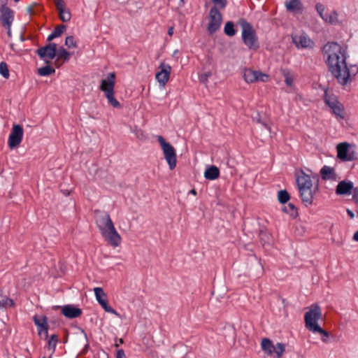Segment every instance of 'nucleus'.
Instances as JSON below:
<instances>
[{
    "instance_id": "1",
    "label": "nucleus",
    "mask_w": 358,
    "mask_h": 358,
    "mask_svg": "<svg viewBox=\"0 0 358 358\" xmlns=\"http://www.w3.org/2000/svg\"><path fill=\"white\" fill-rule=\"evenodd\" d=\"M324 52L329 70L338 82L343 85L352 82L358 72V67H348L345 48L337 43L331 42L324 45Z\"/></svg>"
},
{
    "instance_id": "2",
    "label": "nucleus",
    "mask_w": 358,
    "mask_h": 358,
    "mask_svg": "<svg viewBox=\"0 0 358 358\" xmlns=\"http://www.w3.org/2000/svg\"><path fill=\"white\" fill-rule=\"evenodd\" d=\"M323 320L322 309L318 304L313 303L307 308V311L304 315L306 328L313 334L318 333L321 334L322 341L327 343L329 342V334L318 324L319 321Z\"/></svg>"
},
{
    "instance_id": "3",
    "label": "nucleus",
    "mask_w": 358,
    "mask_h": 358,
    "mask_svg": "<svg viewBox=\"0 0 358 358\" xmlns=\"http://www.w3.org/2000/svg\"><path fill=\"white\" fill-rule=\"evenodd\" d=\"M296 183L302 201L306 206L312 204L313 194L310 176L301 171L296 177Z\"/></svg>"
},
{
    "instance_id": "4",
    "label": "nucleus",
    "mask_w": 358,
    "mask_h": 358,
    "mask_svg": "<svg viewBox=\"0 0 358 358\" xmlns=\"http://www.w3.org/2000/svg\"><path fill=\"white\" fill-rule=\"evenodd\" d=\"M242 39L244 44L250 50H257L259 48L258 38L252 27L247 22L242 24Z\"/></svg>"
},
{
    "instance_id": "5",
    "label": "nucleus",
    "mask_w": 358,
    "mask_h": 358,
    "mask_svg": "<svg viewBox=\"0 0 358 358\" xmlns=\"http://www.w3.org/2000/svg\"><path fill=\"white\" fill-rule=\"evenodd\" d=\"M337 158L341 162H352L357 159L355 146L348 142H342L336 145Z\"/></svg>"
},
{
    "instance_id": "6",
    "label": "nucleus",
    "mask_w": 358,
    "mask_h": 358,
    "mask_svg": "<svg viewBox=\"0 0 358 358\" xmlns=\"http://www.w3.org/2000/svg\"><path fill=\"white\" fill-rule=\"evenodd\" d=\"M157 141L161 145L164 158L169 164V169L173 170L176 168L177 164L175 148L169 143H167L162 136H157Z\"/></svg>"
},
{
    "instance_id": "7",
    "label": "nucleus",
    "mask_w": 358,
    "mask_h": 358,
    "mask_svg": "<svg viewBox=\"0 0 358 358\" xmlns=\"http://www.w3.org/2000/svg\"><path fill=\"white\" fill-rule=\"evenodd\" d=\"M261 347L262 350L268 356H273L275 358H281L285 351V345L281 343H277L274 345L272 341L267 338L262 340Z\"/></svg>"
},
{
    "instance_id": "8",
    "label": "nucleus",
    "mask_w": 358,
    "mask_h": 358,
    "mask_svg": "<svg viewBox=\"0 0 358 358\" xmlns=\"http://www.w3.org/2000/svg\"><path fill=\"white\" fill-rule=\"evenodd\" d=\"M96 224L101 234L115 227L109 214L105 211L96 210L94 211Z\"/></svg>"
},
{
    "instance_id": "9",
    "label": "nucleus",
    "mask_w": 358,
    "mask_h": 358,
    "mask_svg": "<svg viewBox=\"0 0 358 358\" xmlns=\"http://www.w3.org/2000/svg\"><path fill=\"white\" fill-rule=\"evenodd\" d=\"M219 9L217 7H212L209 12V22L207 31L210 35L215 33L220 29L222 22V16Z\"/></svg>"
},
{
    "instance_id": "10",
    "label": "nucleus",
    "mask_w": 358,
    "mask_h": 358,
    "mask_svg": "<svg viewBox=\"0 0 358 358\" xmlns=\"http://www.w3.org/2000/svg\"><path fill=\"white\" fill-rule=\"evenodd\" d=\"M24 130L21 125L14 124L8 137V145L10 149L17 148L23 138Z\"/></svg>"
},
{
    "instance_id": "11",
    "label": "nucleus",
    "mask_w": 358,
    "mask_h": 358,
    "mask_svg": "<svg viewBox=\"0 0 358 358\" xmlns=\"http://www.w3.org/2000/svg\"><path fill=\"white\" fill-rule=\"evenodd\" d=\"M324 101L327 105L331 108L332 113L336 118L344 119V108L335 96H329L325 94Z\"/></svg>"
},
{
    "instance_id": "12",
    "label": "nucleus",
    "mask_w": 358,
    "mask_h": 358,
    "mask_svg": "<svg viewBox=\"0 0 358 358\" xmlns=\"http://www.w3.org/2000/svg\"><path fill=\"white\" fill-rule=\"evenodd\" d=\"M243 78L246 83H252L257 81L266 83L269 80V76L259 71L246 69L243 73Z\"/></svg>"
},
{
    "instance_id": "13",
    "label": "nucleus",
    "mask_w": 358,
    "mask_h": 358,
    "mask_svg": "<svg viewBox=\"0 0 358 358\" xmlns=\"http://www.w3.org/2000/svg\"><path fill=\"white\" fill-rule=\"evenodd\" d=\"M36 52L41 59L45 60L46 64H49L50 61L56 57L57 44L50 43L47 45L38 48Z\"/></svg>"
},
{
    "instance_id": "14",
    "label": "nucleus",
    "mask_w": 358,
    "mask_h": 358,
    "mask_svg": "<svg viewBox=\"0 0 358 358\" xmlns=\"http://www.w3.org/2000/svg\"><path fill=\"white\" fill-rule=\"evenodd\" d=\"M292 38L298 49H311L315 45L314 42L305 33L292 35Z\"/></svg>"
},
{
    "instance_id": "15",
    "label": "nucleus",
    "mask_w": 358,
    "mask_h": 358,
    "mask_svg": "<svg viewBox=\"0 0 358 358\" xmlns=\"http://www.w3.org/2000/svg\"><path fill=\"white\" fill-rule=\"evenodd\" d=\"M158 69L159 71L156 73L155 78L159 83V85L164 87L169 80L171 66L169 64L162 62Z\"/></svg>"
},
{
    "instance_id": "16",
    "label": "nucleus",
    "mask_w": 358,
    "mask_h": 358,
    "mask_svg": "<svg viewBox=\"0 0 358 358\" xmlns=\"http://www.w3.org/2000/svg\"><path fill=\"white\" fill-rule=\"evenodd\" d=\"M94 292L97 301L106 312L110 313L116 315H118L116 310L108 305L107 296L102 288L95 287L94 288Z\"/></svg>"
},
{
    "instance_id": "17",
    "label": "nucleus",
    "mask_w": 358,
    "mask_h": 358,
    "mask_svg": "<svg viewBox=\"0 0 358 358\" xmlns=\"http://www.w3.org/2000/svg\"><path fill=\"white\" fill-rule=\"evenodd\" d=\"M101 236L113 248H117L121 244L122 238L115 227L103 232Z\"/></svg>"
},
{
    "instance_id": "18",
    "label": "nucleus",
    "mask_w": 358,
    "mask_h": 358,
    "mask_svg": "<svg viewBox=\"0 0 358 358\" xmlns=\"http://www.w3.org/2000/svg\"><path fill=\"white\" fill-rule=\"evenodd\" d=\"M116 75L114 72L110 73L106 79L101 81L99 89L104 94L114 92Z\"/></svg>"
},
{
    "instance_id": "19",
    "label": "nucleus",
    "mask_w": 358,
    "mask_h": 358,
    "mask_svg": "<svg viewBox=\"0 0 358 358\" xmlns=\"http://www.w3.org/2000/svg\"><path fill=\"white\" fill-rule=\"evenodd\" d=\"M0 22L3 27H11L13 13L8 6L0 8Z\"/></svg>"
},
{
    "instance_id": "20",
    "label": "nucleus",
    "mask_w": 358,
    "mask_h": 358,
    "mask_svg": "<svg viewBox=\"0 0 358 358\" xmlns=\"http://www.w3.org/2000/svg\"><path fill=\"white\" fill-rule=\"evenodd\" d=\"M34 324L38 328V334L39 335H42L43 334L45 336V338H47L48 336V326L47 322V318L45 316L38 317L35 315L34 317Z\"/></svg>"
},
{
    "instance_id": "21",
    "label": "nucleus",
    "mask_w": 358,
    "mask_h": 358,
    "mask_svg": "<svg viewBox=\"0 0 358 358\" xmlns=\"http://www.w3.org/2000/svg\"><path fill=\"white\" fill-rule=\"evenodd\" d=\"M55 4L59 12V16L63 22H69L71 20V13L66 9L65 3L63 0H55Z\"/></svg>"
},
{
    "instance_id": "22",
    "label": "nucleus",
    "mask_w": 358,
    "mask_h": 358,
    "mask_svg": "<svg viewBox=\"0 0 358 358\" xmlns=\"http://www.w3.org/2000/svg\"><path fill=\"white\" fill-rule=\"evenodd\" d=\"M320 175L324 180L336 181L338 180L335 169L329 166L325 165L321 169Z\"/></svg>"
},
{
    "instance_id": "23",
    "label": "nucleus",
    "mask_w": 358,
    "mask_h": 358,
    "mask_svg": "<svg viewBox=\"0 0 358 358\" xmlns=\"http://www.w3.org/2000/svg\"><path fill=\"white\" fill-rule=\"evenodd\" d=\"M285 6L287 11L293 13H302L303 10V3L300 0H287Z\"/></svg>"
},
{
    "instance_id": "24",
    "label": "nucleus",
    "mask_w": 358,
    "mask_h": 358,
    "mask_svg": "<svg viewBox=\"0 0 358 358\" xmlns=\"http://www.w3.org/2000/svg\"><path fill=\"white\" fill-rule=\"evenodd\" d=\"M353 182L351 181H341L336 187V193L338 195L351 194V191L353 189Z\"/></svg>"
},
{
    "instance_id": "25",
    "label": "nucleus",
    "mask_w": 358,
    "mask_h": 358,
    "mask_svg": "<svg viewBox=\"0 0 358 358\" xmlns=\"http://www.w3.org/2000/svg\"><path fill=\"white\" fill-rule=\"evenodd\" d=\"M62 314L68 318H76L81 315V309L73 306L67 305L62 308Z\"/></svg>"
},
{
    "instance_id": "26",
    "label": "nucleus",
    "mask_w": 358,
    "mask_h": 358,
    "mask_svg": "<svg viewBox=\"0 0 358 358\" xmlns=\"http://www.w3.org/2000/svg\"><path fill=\"white\" fill-rule=\"evenodd\" d=\"M316 10L320 16L327 22L333 24L336 20V17L335 13L332 14H327V13H324L325 8L324 5L321 3H317L316 4Z\"/></svg>"
},
{
    "instance_id": "27",
    "label": "nucleus",
    "mask_w": 358,
    "mask_h": 358,
    "mask_svg": "<svg viewBox=\"0 0 358 358\" xmlns=\"http://www.w3.org/2000/svg\"><path fill=\"white\" fill-rule=\"evenodd\" d=\"M220 176V170L215 166H211L204 172V177L210 180H215Z\"/></svg>"
},
{
    "instance_id": "28",
    "label": "nucleus",
    "mask_w": 358,
    "mask_h": 358,
    "mask_svg": "<svg viewBox=\"0 0 358 358\" xmlns=\"http://www.w3.org/2000/svg\"><path fill=\"white\" fill-rule=\"evenodd\" d=\"M14 306L13 300L3 294V291L0 289V308H8Z\"/></svg>"
},
{
    "instance_id": "29",
    "label": "nucleus",
    "mask_w": 358,
    "mask_h": 358,
    "mask_svg": "<svg viewBox=\"0 0 358 358\" xmlns=\"http://www.w3.org/2000/svg\"><path fill=\"white\" fill-rule=\"evenodd\" d=\"M282 210L285 213L289 214L292 218H296L298 215L297 208L292 203L285 205Z\"/></svg>"
},
{
    "instance_id": "30",
    "label": "nucleus",
    "mask_w": 358,
    "mask_h": 358,
    "mask_svg": "<svg viewBox=\"0 0 358 358\" xmlns=\"http://www.w3.org/2000/svg\"><path fill=\"white\" fill-rule=\"evenodd\" d=\"M57 60L62 59L64 61H68L70 59L71 54L63 47L57 49Z\"/></svg>"
},
{
    "instance_id": "31",
    "label": "nucleus",
    "mask_w": 358,
    "mask_h": 358,
    "mask_svg": "<svg viewBox=\"0 0 358 358\" xmlns=\"http://www.w3.org/2000/svg\"><path fill=\"white\" fill-rule=\"evenodd\" d=\"M282 74L285 78V83L287 86H292L294 83V76L287 69H282Z\"/></svg>"
},
{
    "instance_id": "32",
    "label": "nucleus",
    "mask_w": 358,
    "mask_h": 358,
    "mask_svg": "<svg viewBox=\"0 0 358 358\" xmlns=\"http://www.w3.org/2000/svg\"><path fill=\"white\" fill-rule=\"evenodd\" d=\"M55 72V69L50 66H45L38 69V75L41 76H47L53 74Z\"/></svg>"
},
{
    "instance_id": "33",
    "label": "nucleus",
    "mask_w": 358,
    "mask_h": 358,
    "mask_svg": "<svg viewBox=\"0 0 358 358\" xmlns=\"http://www.w3.org/2000/svg\"><path fill=\"white\" fill-rule=\"evenodd\" d=\"M115 92H110L105 94L106 99H108V103L114 108H120V102L115 98L114 96Z\"/></svg>"
},
{
    "instance_id": "34",
    "label": "nucleus",
    "mask_w": 358,
    "mask_h": 358,
    "mask_svg": "<svg viewBox=\"0 0 358 358\" xmlns=\"http://www.w3.org/2000/svg\"><path fill=\"white\" fill-rule=\"evenodd\" d=\"M224 33L229 36H233L236 34V30L234 29V25L232 22H227L224 26Z\"/></svg>"
},
{
    "instance_id": "35",
    "label": "nucleus",
    "mask_w": 358,
    "mask_h": 358,
    "mask_svg": "<svg viewBox=\"0 0 358 358\" xmlns=\"http://www.w3.org/2000/svg\"><path fill=\"white\" fill-rule=\"evenodd\" d=\"M57 342L58 338L56 334L52 335L49 338L48 342V348L49 350H52V352H55Z\"/></svg>"
},
{
    "instance_id": "36",
    "label": "nucleus",
    "mask_w": 358,
    "mask_h": 358,
    "mask_svg": "<svg viewBox=\"0 0 358 358\" xmlns=\"http://www.w3.org/2000/svg\"><path fill=\"white\" fill-rule=\"evenodd\" d=\"M278 201L282 203H287L289 199V195L286 190H280L278 192Z\"/></svg>"
},
{
    "instance_id": "37",
    "label": "nucleus",
    "mask_w": 358,
    "mask_h": 358,
    "mask_svg": "<svg viewBox=\"0 0 358 358\" xmlns=\"http://www.w3.org/2000/svg\"><path fill=\"white\" fill-rule=\"evenodd\" d=\"M65 45L68 48H77V43L73 36H67L65 40Z\"/></svg>"
},
{
    "instance_id": "38",
    "label": "nucleus",
    "mask_w": 358,
    "mask_h": 358,
    "mask_svg": "<svg viewBox=\"0 0 358 358\" xmlns=\"http://www.w3.org/2000/svg\"><path fill=\"white\" fill-rule=\"evenodd\" d=\"M0 73L5 78L9 77V71L6 62H2L0 63Z\"/></svg>"
},
{
    "instance_id": "39",
    "label": "nucleus",
    "mask_w": 358,
    "mask_h": 358,
    "mask_svg": "<svg viewBox=\"0 0 358 358\" xmlns=\"http://www.w3.org/2000/svg\"><path fill=\"white\" fill-rule=\"evenodd\" d=\"M215 6L213 7H217L221 10H223L226 8L227 4V0H212Z\"/></svg>"
},
{
    "instance_id": "40",
    "label": "nucleus",
    "mask_w": 358,
    "mask_h": 358,
    "mask_svg": "<svg viewBox=\"0 0 358 358\" xmlns=\"http://www.w3.org/2000/svg\"><path fill=\"white\" fill-rule=\"evenodd\" d=\"M66 27L64 24H60L57 26L55 29L52 31L55 36H57V37L61 36L65 31H66Z\"/></svg>"
},
{
    "instance_id": "41",
    "label": "nucleus",
    "mask_w": 358,
    "mask_h": 358,
    "mask_svg": "<svg viewBox=\"0 0 358 358\" xmlns=\"http://www.w3.org/2000/svg\"><path fill=\"white\" fill-rule=\"evenodd\" d=\"M351 194H352L353 200L356 202H358V187H354L351 191Z\"/></svg>"
},
{
    "instance_id": "42",
    "label": "nucleus",
    "mask_w": 358,
    "mask_h": 358,
    "mask_svg": "<svg viewBox=\"0 0 358 358\" xmlns=\"http://www.w3.org/2000/svg\"><path fill=\"white\" fill-rule=\"evenodd\" d=\"M116 358H126L124 351L122 349L117 350Z\"/></svg>"
},
{
    "instance_id": "43",
    "label": "nucleus",
    "mask_w": 358,
    "mask_h": 358,
    "mask_svg": "<svg viewBox=\"0 0 358 358\" xmlns=\"http://www.w3.org/2000/svg\"><path fill=\"white\" fill-rule=\"evenodd\" d=\"M8 0H0V8L7 6Z\"/></svg>"
},
{
    "instance_id": "44",
    "label": "nucleus",
    "mask_w": 358,
    "mask_h": 358,
    "mask_svg": "<svg viewBox=\"0 0 358 358\" xmlns=\"http://www.w3.org/2000/svg\"><path fill=\"white\" fill-rule=\"evenodd\" d=\"M57 37V36L54 35V33L52 32L48 37V41H50L53 40L55 38Z\"/></svg>"
},
{
    "instance_id": "45",
    "label": "nucleus",
    "mask_w": 358,
    "mask_h": 358,
    "mask_svg": "<svg viewBox=\"0 0 358 358\" xmlns=\"http://www.w3.org/2000/svg\"><path fill=\"white\" fill-rule=\"evenodd\" d=\"M174 29L173 27H171L168 29V34L169 36H171L173 34Z\"/></svg>"
},
{
    "instance_id": "46",
    "label": "nucleus",
    "mask_w": 358,
    "mask_h": 358,
    "mask_svg": "<svg viewBox=\"0 0 358 358\" xmlns=\"http://www.w3.org/2000/svg\"><path fill=\"white\" fill-rule=\"evenodd\" d=\"M347 213H348V215L350 216V217L351 219L354 218L355 215H354V213H353V212H352V211H351L350 210L348 209V210H347Z\"/></svg>"
},
{
    "instance_id": "47",
    "label": "nucleus",
    "mask_w": 358,
    "mask_h": 358,
    "mask_svg": "<svg viewBox=\"0 0 358 358\" xmlns=\"http://www.w3.org/2000/svg\"><path fill=\"white\" fill-rule=\"evenodd\" d=\"M123 343H124L123 339H122V338H119V339H118V343H115V348H118V347H119V345H120V344H122Z\"/></svg>"
},
{
    "instance_id": "48",
    "label": "nucleus",
    "mask_w": 358,
    "mask_h": 358,
    "mask_svg": "<svg viewBox=\"0 0 358 358\" xmlns=\"http://www.w3.org/2000/svg\"><path fill=\"white\" fill-rule=\"evenodd\" d=\"M5 27L8 29L7 34H8V37L11 38L12 34H11V30H10V27Z\"/></svg>"
},
{
    "instance_id": "49",
    "label": "nucleus",
    "mask_w": 358,
    "mask_h": 358,
    "mask_svg": "<svg viewBox=\"0 0 358 358\" xmlns=\"http://www.w3.org/2000/svg\"><path fill=\"white\" fill-rule=\"evenodd\" d=\"M353 239L356 241H358V231L354 234Z\"/></svg>"
},
{
    "instance_id": "50",
    "label": "nucleus",
    "mask_w": 358,
    "mask_h": 358,
    "mask_svg": "<svg viewBox=\"0 0 358 358\" xmlns=\"http://www.w3.org/2000/svg\"><path fill=\"white\" fill-rule=\"evenodd\" d=\"M27 11H28V13H29L30 15H31V14L33 13V8H32V7H29V8H27Z\"/></svg>"
},
{
    "instance_id": "51",
    "label": "nucleus",
    "mask_w": 358,
    "mask_h": 358,
    "mask_svg": "<svg viewBox=\"0 0 358 358\" xmlns=\"http://www.w3.org/2000/svg\"><path fill=\"white\" fill-rule=\"evenodd\" d=\"M189 194H192L193 195H196V191L194 189H192L189 191Z\"/></svg>"
},
{
    "instance_id": "52",
    "label": "nucleus",
    "mask_w": 358,
    "mask_h": 358,
    "mask_svg": "<svg viewBox=\"0 0 358 358\" xmlns=\"http://www.w3.org/2000/svg\"><path fill=\"white\" fill-rule=\"evenodd\" d=\"M10 48H11L12 50H13L15 51L14 45L13 44H10Z\"/></svg>"
},
{
    "instance_id": "53",
    "label": "nucleus",
    "mask_w": 358,
    "mask_h": 358,
    "mask_svg": "<svg viewBox=\"0 0 358 358\" xmlns=\"http://www.w3.org/2000/svg\"><path fill=\"white\" fill-rule=\"evenodd\" d=\"M15 2H18L20 0H14Z\"/></svg>"
},
{
    "instance_id": "54",
    "label": "nucleus",
    "mask_w": 358,
    "mask_h": 358,
    "mask_svg": "<svg viewBox=\"0 0 358 358\" xmlns=\"http://www.w3.org/2000/svg\"><path fill=\"white\" fill-rule=\"evenodd\" d=\"M43 358H45V357H43Z\"/></svg>"
}]
</instances>
